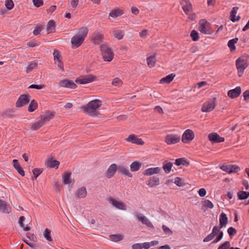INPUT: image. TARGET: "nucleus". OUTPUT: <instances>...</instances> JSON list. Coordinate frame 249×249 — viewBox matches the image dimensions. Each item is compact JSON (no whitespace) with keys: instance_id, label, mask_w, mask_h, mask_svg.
Here are the masks:
<instances>
[{"instance_id":"obj_1","label":"nucleus","mask_w":249,"mask_h":249,"mask_svg":"<svg viewBox=\"0 0 249 249\" xmlns=\"http://www.w3.org/2000/svg\"><path fill=\"white\" fill-rule=\"evenodd\" d=\"M102 106V102L100 100L95 99L89 102L86 105L81 107L84 112L89 115L95 117L98 115V112L96 109Z\"/></svg>"},{"instance_id":"obj_2","label":"nucleus","mask_w":249,"mask_h":249,"mask_svg":"<svg viewBox=\"0 0 249 249\" xmlns=\"http://www.w3.org/2000/svg\"><path fill=\"white\" fill-rule=\"evenodd\" d=\"M249 56L248 55H243L236 60V67L238 75L241 77L244 73V70L248 67Z\"/></svg>"},{"instance_id":"obj_3","label":"nucleus","mask_w":249,"mask_h":249,"mask_svg":"<svg viewBox=\"0 0 249 249\" xmlns=\"http://www.w3.org/2000/svg\"><path fill=\"white\" fill-rule=\"evenodd\" d=\"M100 50L105 61L110 62L113 59L114 54L111 48H109L107 45H102L100 46Z\"/></svg>"},{"instance_id":"obj_4","label":"nucleus","mask_w":249,"mask_h":249,"mask_svg":"<svg viewBox=\"0 0 249 249\" xmlns=\"http://www.w3.org/2000/svg\"><path fill=\"white\" fill-rule=\"evenodd\" d=\"M216 105V98L210 99L203 104L201 111L203 112H209L215 108Z\"/></svg>"},{"instance_id":"obj_5","label":"nucleus","mask_w":249,"mask_h":249,"mask_svg":"<svg viewBox=\"0 0 249 249\" xmlns=\"http://www.w3.org/2000/svg\"><path fill=\"white\" fill-rule=\"evenodd\" d=\"M30 99L31 96L29 94L21 95L16 102V107H20L28 104Z\"/></svg>"},{"instance_id":"obj_6","label":"nucleus","mask_w":249,"mask_h":249,"mask_svg":"<svg viewBox=\"0 0 249 249\" xmlns=\"http://www.w3.org/2000/svg\"><path fill=\"white\" fill-rule=\"evenodd\" d=\"M195 138V134L193 130L188 129L186 130L182 136V142L187 143L192 141Z\"/></svg>"},{"instance_id":"obj_7","label":"nucleus","mask_w":249,"mask_h":249,"mask_svg":"<svg viewBox=\"0 0 249 249\" xmlns=\"http://www.w3.org/2000/svg\"><path fill=\"white\" fill-rule=\"evenodd\" d=\"M107 200L109 203L117 209L122 210H126V206L123 202L118 201L115 199L111 197L108 198Z\"/></svg>"},{"instance_id":"obj_8","label":"nucleus","mask_w":249,"mask_h":249,"mask_svg":"<svg viewBox=\"0 0 249 249\" xmlns=\"http://www.w3.org/2000/svg\"><path fill=\"white\" fill-rule=\"evenodd\" d=\"M179 3L186 15H189V13L192 12L193 7L189 0H179Z\"/></svg>"},{"instance_id":"obj_9","label":"nucleus","mask_w":249,"mask_h":249,"mask_svg":"<svg viewBox=\"0 0 249 249\" xmlns=\"http://www.w3.org/2000/svg\"><path fill=\"white\" fill-rule=\"evenodd\" d=\"M180 136L175 134H168L165 139V142L167 144L171 145L177 143L180 141Z\"/></svg>"},{"instance_id":"obj_10","label":"nucleus","mask_w":249,"mask_h":249,"mask_svg":"<svg viewBox=\"0 0 249 249\" xmlns=\"http://www.w3.org/2000/svg\"><path fill=\"white\" fill-rule=\"evenodd\" d=\"M208 138L209 141L213 143L223 142L225 140L224 138L220 137L217 133L215 132L209 134Z\"/></svg>"},{"instance_id":"obj_11","label":"nucleus","mask_w":249,"mask_h":249,"mask_svg":"<svg viewBox=\"0 0 249 249\" xmlns=\"http://www.w3.org/2000/svg\"><path fill=\"white\" fill-rule=\"evenodd\" d=\"M104 37V35L98 31H95L91 37V41L94 44H99Z\"/></svg>"},{"instance_id":"obj_12","label":"nucleus","mask_w":249,"mask_h":249,"mask_svg":"<svg viewBox=\"0 0 249 249\" xmlns=\"http://www.w3.org/2000/svg\"><path fill=\"white\" fill-rule=\"evenodd\" d=\"M96 79L95 76L92 75H86L81 78H79L76 80V82L79 83L80 84H85L90 83L94 81Z\"/></svg>"},{"instance_id":"obj_13","label":"nucleus","mask_w":249,"mask_h":249,"mask_svg":"<svg viewBox=\"0 0 249 249\" xmlns=\"http://www.w3.org/2000/svg\"><path fill=\"white\" fill-rule=\"evenodd\" d=\"M84 39L79 36L75 35L71 39V43L73 47L78 48L84 42Z\"/></svg>"},{"instance_id":"obj_14","label":"nucleus","mask_w":249,"mask_h":249,"mask_svg":"<svg viewBox=\"0 0 249 249\" xmlns=\"http://www.w3.org/2000/svg\"><path fill=\"white\" fill-rule=\"evenodd\" d=\"M0 211L3 213H9L11 212V208L7 202L0 199Z\"/></svg>"},{"instance_id":"obj_15","label":"nucleus","mask_w":249,"mask_h":249,"mask_svg":"<svg viewBox=\"0 0 249 249\" xmlns=\"http://www.w3.org/2000/svg\"><path fill=\"white\" fill-rule=\"evenodd\" d=\"M54 116V113L53 112L48 111L43 115H40L38 119H40L44 124L46 122L50 121Z\"/></svg>"},{"instance_id":"obj_16","label":"nucleus","mask_w":249,"mask_h":249,"mask_svg":"<svg viewBox=\"0 0 249 249\" xmlns=\"http://www.w3.org/2000/svg\"><path fill=\"white\" fill-rule=\"evenodd\" d=\"M126 141L136 144L143 145L144 144V142L141 139H139L134 134L129 135L126 139Z\"/></svg>"},{"instance_id":"obj_17","label":"nucleus","mask_w":249,"mask_h":249,"mask_svg":"<svg viewBox=\"0 0 249 249\" xmlns=\"http://www.w3.org/2000/svg\"><path fill=\"white\" fill-rule=\"evenodd\" d=\"M117 170V165L115 163L110 165L105 173V176L108 178H112Z\"/></svg>"},{"instance_id":"obj_18","label":"nucleus","mask_w":249,"mask_h":249,"mask_svg":"<svg viewBox=\"0 0 249 249\" xmlns=\"http://www.w3.org/2000/svg\"><path fill=\"white\" fill-rule=\"evenodd\" d=\"M241 93V89L240 87H237L235 89L230 90L228 92V95L229 97L233 99L238 97Z\"/></svg>"},{"instance_id":"obj_19","label":"nucleus","mask_w":249,"mask_h":249,"mask_svg":"<svg viewBox=\"0 0 249 249\" xmlns=\"http://www.w3.org/2000/svg\"><path fill=\"white\" fill-rule=\"evenodd\" d=\"M59 84L62 87L69 88L72 89H74L77 87L76 85L73 81L67 79L61 80Z\"/></svg>"},{"instance_id":"obj_20","label":"nucleus","mask_w":249,"mask_h":249,"mask_svg":"<svg viewBox=\"0 0 249 249\" xmlns=\"http://www.w3.org/2000/svg\"><path fill=\"white\" fill-rule=\"evenodd\" d=\"M87 195V191L84 186L78 188L75 192V196L77 198H85Z\"/></svg>"},{"instance_id":"obj_21","label":"nucleus","mask_w":249,"mask_h":249,"mask_svg":"<svg viewBox=\"0 0 249 249\" xmlns=\"http://www.w3.org/2000/svg\"><path fill=\"white\" fill-rule=\"evenodd\" d=\"M117 171L125 176L129 178L132 177V174L129 172V170L123 165H119L117 167Z\"/></svg>"},{"instance_id":"obj_22","label":"nucleus","mask_w":249,"mask_h":249,"mask_svg":"<svg viewBox=\"0 0 249 249\" xmlns=\"http://www.w3.org/2000/svg\"><path fill=\"white\" fill-rule=\"evenodd\" d=\"M136 218L138 221L142 222L143 224H145L147 226L149 227H151L152 224L150 221L142 214H138L136 216Z\"/></svg>"},{"instance_id":"obj_23","label":"nucleus","mask_w":249,"mask_h":249,"mask_svg":"<svg viewBox=\"0 0 249 249\" xmlns=\"http://www.w3.org/2000/svg\"><path fill=\"white\" fill-rule=\"evenodd\" d=\"M124 14L123 10L120 8H115L112 9L109 14V17L115 18Z\"/></svg>"},{"instance_id":"obj_24","label":"nucleus","mask_w":249,"mask_h":249,"mask_svg":"<svg viewBox=\"0 0 249 249\" xmlns=\"http://www.w3.org/2000/svg\"><path fill=\"white\" fill-rule=\"evenodd\" d=\"M13 166L16 169L17 172L19 174H20L22 177L24 176V171H23L22 168L21 167L19 163L18 162L17 160H13Z\"/></svg>"},{"instance_id":"obj_25","label":"nucleus","mask_w":249,"mask_h":249,"mask_svg":"<svg viewBox=\"0 0 249 249\" xmlns=\"http://www.w3.org/2000/svg\"><path fill=\"white\" fill-rule=\"evenodd\" d=\"M44 125L43 122L39 119V120L31 124L30 125V129L33 131H36L39 129L40 127H41Z\"/></svg>"},{"instance_id":"obj_26","label":"nucleus","mask_w":249,"mask_h":249,"mask_svg":"<svg viewBox=\"0 0 249 249\" xmlns=\"http://www.w3.org/2000/svg\"><path fill=\"white\" fill-rule=\"evenodd\" d=\"M228 219L226 214L224 213H221L219 216V226H220L221 227L226 226L228 223Z\"/></svg>"},{"instance_id":"obj_27","label":"nucleus","mask_w":249,"mask_h":249,"mask_svg":"<svg viewBox=\"0 0 249 249\" xmlns=\"http://www.w3.org/2000/svg\"><path fill=\"white\" fill-rule=\"evenodd\" d=\"M112 34L118 40L122 39L124 36V32L121 30L114 29L112 30Z\"/></svg>"},{"instance_id":"obj_28","label":"nucleus","mask_w":249,"mask_h":249,"mask_svg":"<svg viewBox=\"0 0 249 249\" xmlns=\"http://www.w3.org/2000/svg\"><path fill=\"white\" fill-rule=\"evenodd\" d=\"M175 164L177 166L182 165L185 166H188L190 165V162L185 158H182L176 159Z\"/></svg>"},{"instance_id":"obj_29","label":"nucleus","mask_w":249,"mask_h":249,"mask_svg":"<svg viewBox=\"0 0 249 249\" xmlns=\"http://www.w3.org/2000/svg\"><path fill=\"white\" fill-rule=\"evenodd\" d=\"M47 31L48 32V34L52 33L55 32V22L53 20H51L48 22L47 25Z\"/></svg>"},{"instance_id":"obj_30","label":"nucleus","mask_w":249,"mask_h":249,"mask_svg":"<svg viewBox=\"0 0 249 249\" xmlns=\"http://www.w3.org/2000/svg\"><path fill=\"white\" fill-rule=\"evenodd\" d=\"M142 166V163L138 161H135L131 163L130 165V170L132 172L138 171Z\"/></svg>"},{"instance_id":"obj_31","label":"nucleus","mask_w":249,"mask_h":249,"mask_svg":"<svg viewBox=\"0 0 249 249\" xmlns=\"http://www.w3.org/2000/svg\"><path fill=\"white\" fill-rule=\"evenodd\" d=\"M176 75L174 73H171L162 78L160 80V83H167L169 84L173 81Z\"/></svg>"},{"instance_id":"obj_32","label":"nucleus","mask_w":249,"mask_h":249,"mask_svg":"<svg viewBox=\"0 0 249 249\" xmlns=\"http://www.w3.org/2000/svg\"><path fill=\"white\" fill-rule=\"evenodd\" d=\"M238 9V7H234L232 8V10L231 12V15H230L231 20L232 22H235V21H238L240 19V17L239 16H238L237 17V18H235V15L237 13V11Z\"/></svg>"},{"instance_id":"obj_33","label":"nucleus","mask_w":249,"mask_h":249,"mask_svg":"<svg viewBox=\"0 0 249 249\" xmlns=\"http://www.w3.org/2000/svg\"><path fill=\"white\" fill-rule=\"evenodd\" d=\"M47 166L50 168H57L59 165V162L56 160H53L52 159H49L47 162Z\"/></svg>"},{"instance_id":"obj_34","label":"nucleus","mask_w":249,"mask_h":249,"mask_svg":"<svg viewBox=\"0 0 249 249\" xmlns=\"http://www.w3.org/2000/svg\"><path fill=\"white\" fill-rule=\"evenodd\" d=\"M89 32V29L86 27H83L79 29L77 36H79L80 37L83 38V39H85V37L87 36L88 33Z\"/></svg>"},{"instance_id":"obj_35","label":"nucleus","mask_w":249,"mask_h":249,"mask_svg":"<svg viewBox=\"0 0 249 249\" xmlns=\"http://www.w3.org/2000/svg\"><path fill=\"white\" fill-rule=\"evenodd\" d=\"M238 40V38L236 37L229 41L228 43V46L230 49L231 51L232 52L235 50L236 47L234 44L237 42Z\"/></svg>"},{"instance_id":"obj_36","label":"nucleus","mask_w":249,"mask_h":249,"mask_svg":"<svg viewBox=\"0 0 249 249\" xmlns=\"http://www.w3.org/2000/svg\"><path fill=\"white\" fill-rule=\"evenodd\" d=\"M25 217L23 216H21L19 217V219L18 221V224L19 226L23 229V231H28L30 230V227L28 226L27 225L25 226L23 223V221L24 220Z\"/></svg>"},{"instance_id":"obj_37","label":"nucleus","mask_w":249,"mask_h":249,"mask_svg":"<svg viewBox=\"0 0 249 249\" xmlns=\"http://www.w3.org/2000/svg\"><path fill=\"white\" fill-rule=\"evenodd\" d=\"M147 63L149 67L152 68L154 67L156 63V58L155 55L150 56L147 57Z\"/></svg>"},{"instance_id":"obj_38","label":"nucleus","mask_w":249,"mask_h":249,"mask_svg":"<svg viewBox=\"0 0 249 249\" xmlns=\"http://www.w3.org/2000/svg\"><path fill=\"white\" fill-rule=\"evenodd\" d=\"M110 240L113 242H117L123 239V235L121 234H111L109 236Z\"/></svg>"},{"instance_id":"obj_39","label":"nucleus","mask_w":249,"mask_h":249,"mask_svg":"<svg viewBox=\"0 0 249 249\" xmlns=\"http://www.w3.org/2000/svg\"><path fill=\"white\" fill-rule=\"evenodd\" d=\"M237 195L239 199H246L249 197V192L245 191H239L237 193Z\"/></svg>"},{"instance_id":"obj_40","label":"nucleus","mask_w":249,"mask_h":249,"mask_svg":"<svg viewBox=\"0 0 249 249\" xmlns=\"http://www.w3.org/2000/svg\"><path fill=\"white\" fill-rule=\"evenodd\" d=\"M199 31L203 34L211 35L213 33V31H210L209 30H207L205 26V23H201L199 27Z\"/></svg>"},{"instance_id":"obj_41","label":"nucleus","mask_w":249,"mask_h":249,"mask_svg":"<svg viewBox=\"0 0 249 249\" xmlns=\"http://www.w3.org/2000/svg\"><path fill=\"white\" fill-rule=\"evenodd\" d=\"M37 65V63L36 61H33L29 63L26 67V72L29 73L31 71L34 69L36 68Z\"/></svg>"},{"instance_id":"obj_42","label":"nucleus","mask_w":249,"mask_h":249,"mask_svg":"<svg viewBox=\"0 0 249 249\" xmlns=\"http://www.w3.org/2000/svg\"><path fill=\"white\" fill-rule=\"evenodd\" d=\"M71 175V173H66L63 176V183L64 184H69L71 182L70 177Z\"/></svg>"},{"instance_id":"obj_43","label":"nucleus","mask_w":249,"mask_h":249,"mask_svg":"<svg viewBox=\"0 0 249 249\" xmlns=\"http://www.w3.org/2000/svg\"><path fill=\"white\" fill-rule=\"evenodd\" d=\"M37 103L35 100H33L30 102V104L28 107V110L29 112H33L35 111L37 108Z\"/></svg>"},{"instance_id":"obj_44","label":"nucleus","mask_w":249,"mask_h":249,"mask_svg":"<svg viewBox=\"0 0 249 249\" xmlns=\"http://www.w3.org/2000/svg\"><path fill=\"white\" fill-rule=\"evenodd\" d=\"M14 113V111L12 109L7 108L3 111L1 116L3 118H6L12 116Z\"/></svg>"},{"instance_id":"obj_45","label":"nucleus","mask_w":249,"mask_h":249,"mask_svg":"<svg viewBox=\"0 0 249 249\" xmlns=\"http://www.w3.org/2000/svg\"><path fill=\"white\" fill-rule=\"evenodd\" d=\"M122 81L118 77L114 78L112 82V85L115 87H120L122 85Z\"/></svg>"},{"instance_id":"obj_46","label":"nucleus","mask_w":249,"mask_h":249,"mask_svg":"<svg viewBox=\"0 0 249 249\" xmlns=\"http://www.w3.org/2000/svg\"><path fill=\"white\" fill-rule=\"evenodd\" d=\"M173 164L171 162H168L163 165V169L166 173H169L171 171Z\"/></svg>"},{"instance_id":"obj_47","label":"nucleus","mask_w":249,"mask_h":249,"mask_svg":"<svg viewBox=\"0 0 249 249\" xmlns=\"http://www.w3.org/2000/svg\"><path fill=\"white\" fill-rule=\"evenodd\" d=\"M43 235L48 241H52L53 240L51 236V231L49 229L47 228L45 229L43 233Z\"/></svg>"},{"instance_id":"obj_48","label":"nucleus","mask_w":249,"mask_h":249,"mask_svg":"<svg viewBox=\"0 0 249 249\" xmlns=\"http://www.w3.org/2000/svg\"><path fill=\"white\" fill-rule=\"evenodd\" d=\"M155 173L156 168H148L146 169L143 172V174L146 176H151Z\"/></svg>"},{"instance_id":"obj_49","label":"nucleus","mask_w":249,"mask_h":249,"mask_svg":"<svg viewBox=\"0 0 249 249\" xmlns=\"http://www.w3.org/2000/svg\"><path fill=\"white\" fill-rule=\"evenodd\" d=\"M190 36L194 41H196L199 39L198 34L195 30L192 31L191 32Z\"/></svg>"},{"instance_id":"obj_50","label":"nucleus","mask_w":249,"mask_h":249,"mask_svg":"<svg viewBox=\"0 0 249 249\" xmlns=\"http://www.w3.org/2000/svg\"><path fill=\"white\" fill-rule=\"evenodd\" d=\"M230 243L229 241H225L224 243L220 245L217 249H230Z\"/></svg>"},{"instance_id":"obj_51","label":"nucleus","mask_w":249,"mask_h":249,"mask_svg":"<svg viewBox=\"0 0 249 249\" xmlns=\"http://www.w3.org/2000/svg\"><path fill=\"white\" fill-rule=\"evenodd\" d=\"M53 55L55 63H56V61H58L59 60H61L60 53L58 51L54 50L53 51Z\"/></svg>"},{"instance_id":"obj_52","label":"nucleus","mask_w":249,"mask_h":249,"mask_svg":"<svg viewBox=\"0 0 249 249\" xmlns=\"http://www.w3.org/2000/svg\"><path fill=\"white\" fill-rule=\"evenodd\" d=\"M227 231L231 239L232 238V236L235 235L237 232L236 230L233 227L229 228Z\"/></svg>"},{"instance_id":"obj_53","label":"nucleus","mask_w":249,"mask_h":249,"mask_svg":"<svg viewBox=\"0 0 249 249\" xmlns=\"http://www.w3.org/2000/svg\"><path fill=\"white\" fill-rule=\"evenodd\" d=\"M5 5L6 8L8 10H11L14 6V4L12 0H6Z\"/></svg>"},{"instance_id":"obj_54","label":"nucleus","mask_w":249,"mask_h":249,"mask_svg":"<svg viewBox=\"0 0 249 249\" xmlns=\"http://www.w3.org/2000/svg\"><path fill=\"white\" fill-rule=\"evenodd\" d=\"M155 241H152L150 242H145L142 244V248L148 249L152 246H154L155 245Z\"/></svg>"},{"instance_id":"obj_55","label":"nucleus","mask_w":249,"mask_h":249,"mask_svg":"<svg viewBox=\"0 0 249 249\" xmlns=\"http://www.w3.org/2000/svg\"><path fill=\"white\" fill-rule=\"evenodd\" d=\"M222 227H221L219 225V226H214L213 228V229L212 230V233L215 236L217 235L221 231H220V229Z\"/></svg>"},{"instance_id":"obj_56","label":"nucleus","mask_w":249,"mask_h":249,"mask_svg":"<svg viewBox=\"0 0 249 249\" xmlns=\"http://www.w3.org/2000/svg\"><path fill=\"white\" fill-rule=\"evenodd\" d=\"M203 205L210 209H212L213 207V203L210 200L207 199L203 201Z\"/></svg>"},{"instance_id":"obj_57","label":"nucleus","mask_w":249,"mask_h":249,"mask_svg":"<svg viewBox=\"0 0 249 249\" xmlns=\"http://www.w3.org/2000/svg\"><path fill=\"white\" fill-rule=\"evenodd\" d=\"M174 183L178 186H182L183 185L184 183L182 179L179 177H177L175 179Z\"/></svg>"},{"instance_id":"obj_58","label":"nucleus","mask_w":249,"mask_h":249,"mask_svg":"<svg viewBox=\"0 0 249 249\" xmlns=\"http://www.w3.org/2000/svg\"><path fill=\"white\" fill-rule=\"evenodd\" d=\"M147 185L150 187H153L156 185V178L152 177L148 181Z\"/></svg>"},{"instance_id":"obj_59","label":"nucleus","mask_w":249,"mask_h":249,"mask_svg":"<svg viewBox=\"0 0 249 249\" xmlns=\"http://www.w3.org/2000/svg\"><path fill=\"white\" fill-rule=\"evenodd\" d=\"M33 4L36 7H39L43 5V0H32Z\"/></svg>"},{"instance_id":"obj_60","label":"nucleus","mask_w":249,"mask_h":249,"mask_svg":"<svg viewBox=\"0 0 249 249\" xmlns=\"http://www.w3.org/2000/svg\"><path fill=\"white\" fill-rule=\"evenodd\" d=\"M217 236L216 238L213 241L212 243H215L220 241L223 238V232L221 231L217 235Z\"/></svg>"},{"instance_id":"obj_61","label":"nucleus","mask_w":249,"mask_h":249,"mask_svg":"<svg viewBox=\"0 0 249 249\" xmlns=\"http://www.w3.org/2000/svg\"><path fill=\"white\" fill-rule=\"evenodd\" d=\"M230 165L224 164L220 167V168L222 170H223L229 174H231V173H232V171L230 170Z\"/></svg>"},{"instance_id":"obj_62","label":"nucleus","mask_w":249,"mask_h":249,"mask_svg":"<svg viewBox=\"0 0 249 249\" xmlns=\"http://www.w3.org/2000/svg\"><path fill=\"white\" fill-rule=\"evenodd\" d=\"M40 43L36 40H32L27 43V45L30 47H34L39 46Z\"/></svg>"},{"instance_id":"obj_63","label":"nucleus","mask_w":249,"mask_h":249,"mask_svg":"<svg viewBox=\"0 0 249 249\" xmlns=\"http://www.w3.org/2000/svg\"><path fill=\"white\" fill-rule=\"evenodd\" d=\"M214 237L215 236L211 232L210 234L208 235L205 238H204L203 242H207L210 241L212 239H213Z\"/></svg>"},{"instance_id":"obj_64","label":"nucleus","mask_w":249,"mask_h":249,"mask_svg":"<svg viewBox=\"0 0 249 249\" xmlns=\"http://www.w3.org/2000/svg\"><path fill=\"white\" fill-rule=\"evenodd\" d=\"M42 172V170L40 169L35 168L33 170V173L35 178H36Z\"/></svg>"}]
</instances>
